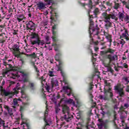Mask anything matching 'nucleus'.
<instances>
[{"mask_svg": "<svg viewBox=\"0 0 129 129\" xmlns=\"http://www.w3.org/2000/svg\"><path fill=\"white\" fill-rule=\"evenodd\" d=\"M51 84V89H53L54 87H56V86H58L59 85L58 81L57 80V79L56 78H52L51 80L50 81Z\"/></svg>", "mask_w": 129, "mask_h": 129, "instance_id": "nucleus-16", "label": "nucleus"}, {"mask_svg": "<svg viewBox=\"0 0 129 129\" xmlns=\"http://www.w3.org/2000/svg\"><path fill=\"white\" fill-rule=\"evenodd\" d=\"M126 35H128V33H127V32H126V31H125L124 33H122L121 36H122V38H125L127 36Z\"/></svg>", "mask_w": 129, "mask_h": 129, "instance_id": "nucleus-44", "label": "nucleus"}, {"mask_svg": "<svg viewBox=\"0 0 129 129\" xmlns=\"http://www.w3.org/2000/svg\"><path fill=\"white\" fill-rule=\"evenodd\" d=\"M104 107H105V109H109V106H108L107 104L104 105Z\"/></svg>", "mask_w": 129, "mask_h": 129, "instance_id": "nucleus-60", "label": "nucleus"}, {"mask_svg": "<svg viewBox=\"0 0 129 129\" xmlns=\"http://www.w3.org/2000/svg\"><path fill=\"white\" fill-rule=\"evenodd\" d=\"M93 85L92 84V83H90V88H89V90H92V88H93V87H92V86H93Z\"/></svg>", "mask_w": 129, "mask_h": 129, "instance_id": "nucleus-56", "label": "nucleus"}, {"mask_svg": "<svg viewBox=\"0 0 129 129\" xmlns=\"http://www.w3.org/2000/svg\"><path fill=\"white\" fill-rule=\"evenodd\" d=\"M58 26L57 24H54V26H52V35L53 36H52V39L53 42H57L58 41V39H57V34L55 30H57V26Z\"/></svg>", "mask_w": 129, "mask_h": 129, "instance_id": "nucleus-12", "label": "nucleus"}, {"mask_svg": "<svg viewBox=\"0 0 129 129\" xmlns=\"http://www.w3.org/2000/svg\"><path fill=\"white\" fill-rule=\"evenodd\" d=\"M54 50L56 52L54 59L55 61L58 62V64L56 65V67H57V71L60 72V74L62 77V82L64 83L65 85H68V86H63L62 88V90L64 92H66L67 90H71V88L69 86V81L68 80V78L67 77V75H66L65 71H64V62L60 59L61 56H62V52H61V50H60L59 48L57 46L54 47Z\"/></svg>", "mask_w": 129, "mask_h": 129, "instance_id": "nucleus-1", "label": "nucleus"}, {"mask_svg": "<svg viewBox=\"0 0 129 129\" xmlns=\"http://www.w3.org/2000/svg\"><path fill=\"white\" fill-rule=\"evenodd\" d=\"M4 34H0V44H5V42H7L8 36H6L5 37H4V36H3Z\"/></svg>", "mask_w": 129, "mask_h": 129, "instance_id": "nucleus-19", "label": "nucleus"}, {"mask_svg": "<svg viewBox=\"0 0 129 129\" xmlns=\"http://www.w3.org/2000/svg\"><path fill=\"white\" fill-rule=\"evenodd\" d=\"M115 90L117 91L118 94L121 97H123V95H124V91H123V88L119 87V86L116 85L114 86Z\"/></svg>", "mask_w": 129, "mask_h": 129, "instance_id": "nucleus-13", "label": "nucleus"}, {"mask_svg": "<svg viewBox=\"0 0 129 129\" xmlns=\"http://www.w3.org/2000/svg\"><path fill=\"white\" fill-rule=\"evenodd\" d=\"M114 52H115V50L111 48H108L105 51H101V55H106V54L109 53V54L106 55V58L109 59L110 63V62L114 61L115 59L116 60H117V55H113V54H114Z\"/></svg>", "mask_w": 129, "mask_h": 129, "instance_id": "nucleus-3", "label": "nucleus"}, {"mask_svg": "<svg viewBox=\"0 0 129 129\" xmlns=\"http://www.w3.org/2000/svg\"><path fill=\"white\" fill-rule=\"evenodd\" d=\"M87 115L89 117L92 115V110H90L88 112Z\"/></svg>", "mask_w": 129, "mask_h": 129, "instance_id": "nucleus-47", "label": "nucleus"}, {"mask_svg": "<svg viewBox=\"0 0 129 129\" xmlns=\"http://www.w3.org/2000/svg\"><path fill=\"white\" fill-rule=\"evenodd\" d=\"M46 117H44L43 118L44 122H45L44 129H45V127L47 125H48L49 126H50V123H48V120L46 118Z\"/></svg>", "mask_w": 129, "mask_h": 129, "instance_id": "nucleus-32", "label": "nucleus"}, {"mask_svg": "<svg viewBox=\"0 0 129 129\" xmlns=\"http://www.w3.org/2000/svg\"><path fill=\"white\" fill-rule=\"evenodd\" d=\"M87 49L89 51H91V54H92V55L93 54L92 49H91V46L90 45H89L87 46Z\"/></svg>", "mask_w": 129, "mask_h": 129, "instance_id": "nucleus-37", "label": "nucleus"}, {"mask_svg": "<svg viewBox=\"0 0 129 129\" xmlns=\"http://www.w3.org/2000/svg\"><path fill=\"white\" fill-rule=\"evenodd\" d=\"M78 3L79 5V6H80L81 7H82V8H85V7H86V6H88V4H86V3H83L82 2H81L80 1V0H79L78 1Z\"/></svg>", "mask_w": 129, "mask_h": 129, "instance_id": "nucleus-26", "label": "nucleus"}, {"mask_svg": "<svg viewBox=\"0 0 129 129\" xmlns=\"http://www.w3.org/2000/svg\"><path fill=\"white\" fill-rule=\"evenodd\" d=\"M98 98H99V99H103V96L100 95L98 96Z\"/></svg>", "mask_w": 129, "mask_h": 129, "instance_id": "nucleus-63", "label": "nucleus"}, {"mask_svg": "<svg viewBox=\"0 0 129 129\" xmlns=\"http://www.w3.org/2000/svg\"><path fill=\"white\" fill-rule=\"evenodd\" d=\"M27 87L31 91H35L36 89H37V86L36 85V83L34 82H29L28 85Z\"/></svg>", "mask_w": 129, "mask_h": 129, "instance_id": "nucleus-15", "label": "nucleus"}, {"mask_svg": "<svg viewBox=\"0 0 129 129\" xmlns=\"http://www.w3.org/2000/svg\"><path fill=\"white\" fill-rule=\"evenodd\" d=\"M124 16V14H123V13H121V12H119V16H118V17H119V19H120V20H122V19H123V16Z\"/></svg>", "mask_w": 129, "mask_h": 129, "instance_id": "nucleus-35", "label": "nucleus"}, {"mask_svg": "<svg viewBox=\"0 0 129 129\" xmlns=\"http://www.w3.org/2000/svg\"><path fill=\"white\" fill-rule=\"evenodd\" d=\"M120 44L121 45H122V46H123V45H124L125 44V41H124V40L122 39V40L120 41Z\"/></svg>", "mask_w": 129, "mask_h": 129, "instance_id": "nucleus-51", "label": "nucleus"}, {"mask_svg": "<svg viewBox=\"0 0 129 129\" xmlns=\"http://www.w3.org/2000/svg\"><path fill=\"white\" fill-rule=\"evenodd\" d=\"M33 67L35 70V71L36 72H37V73H39V72H40V71H39V70H38V68H37V66H36V65L35 64V63L33 64Z\"/></svg>", "mask_w": 129, "mask_h": 129, "instance_id": "nucleus-42", "label": "nucleus"}, {"mask_svg": "<svg viewBox=\"0 0 129 129\" xmlns=\"http://www.w3.org/2000/svg\"><path fill=\"white\" fill-rule=\"evenodd\" d=\"M47 115H48V110H46L44 113V117H46Z\"/></svg>", "mask_w": 129, "mask_h": 129, "instance_id": "nucleus-59", "label": "nucleus"}, {"mask_svg": "<svg viewBox=\"0 0 129 129\" xmlns=\"http://www.w3.org/2000/svg\"><path fill=\"white\" fill-rule=\"evenodd\" d=\"M55 72L52 71H48V75L50 77H53V76H55L54 75Z\"/></svg>", "mask_w": 129, "mask_h": 129, "instance_id": "nucleus-31", "label": "nucleus"}, {"mask_svg": "<svg viewBox=\"0 0 129 129\" xmlns=\"http://www.w3.org/2000/svg\"><path fill=\"white\" fill-rule=\"evenodd\" d=\"M44 3L46 4H44L42 2H39L37 4V9L39 10V11H42L43 10H45L46 9V6H50L51 4L52 5H54V4L57 2V0H43Z\"/></svg>", "mask_w": 129, "mask_h": 129, "instance_id": "nucleus-7", "label": "nucleus"}, {"mask_svg": "<svg viewBox=\"0 0 129 129\" xmlns=\"http://www.w3.org/2000/svg\"><path fill=\"white\" fill-rule=\"evenodd\" d=\"M39 80L41 81L42 87H44L45 85L44 84L43 82H46V80H44V77L42 76L41 78H39Z\"/></svg>", "mask_w": 129, "mask_h": 129, "instance_id": "nucleus-27", "label": "nucleus"}, {"mask_svg": "<svg viewBox=\"0 0 129 129\" xmlns=\"http://www.w3.org/2000/svg\"><path fill=\"white\" fill-rule=\"evenodd\" d=\"M126 92H129V86H127V87L126 88Z\"/></svg>", "mask_w": 129, "mask_h": 129, "instance_id": "nucleus-64", "label": "nucleus"}, {"mask_svg": "<svg viewBox=\"0 0 129 129\" xmlns=\"http://www.w3.org/2000/svg\"><path fill=\"white\" fill-rule=\"evenodd\" d=\"M12 78H13V79H16V78L17 77V76H18L17 74H12Z\"/></svg>", "mask_w": 129, "mask_h": 129, "instance_id": "nucleus-48", "label": "nucleus"}, {"mask_svg": "<svg viewBox=\"0 0 129 129\" xmlns=\"http://www.w3.org/2000/svg\"><path fill=\"white\" fill-rule=\"evenodd\" d=\"M106 114L107 115V116H111V111H110L109 110H108L106 112Z\"/></svg>", "mask_w": 129, "mask_h": 129, "instance_id": "nucleus-41", "label": "nucleus"}, {"mask_svg": "<svg viewBox=\"0 0 129 129\" xmlns=\"http://www.w3.org/2000/svg\"><path fill=\"white\" fill-rule=\"evenodd\" d=\"M60 110H61V109H60L59 107H56L55 108V113H56V114L59 113V111H60Z\"/></svg>", "mask_w": 129, "mask_h": 129, "instance_id": "nucleus-46", "label": "nucleus"}, {"mask_svg": "<svg viewBox=\"0 0 129 129\" xmlns=\"http://www.w3.org/2000/svg\"><path fill=\"white\" fill-rule=\"evenodd\" d=\"M20 47H21L20 43L18 42L13 45L12 48H10V50L12 51L13 55L17 58L21 57V48H20Z\"/></svg>", "mask_w": 129, "mask_h": 129, "instance_id": "nucleus-8", "label": "nucleus"}, {"mask_svg": "<svg viewBox=\"0 0 129 129\" xmlns=\"http://www.w3.org/2000/svg\"><path fill=\"white\" fill-rule=\"evenodd\" d=\"M70 108L67 105H63L62 106V112L64 114L63 117H61V120L64 119L66 121L69 122L73 118V115L70 113Z\"/></svg>", "mask_w": 129, "mask_h": 129, "instance_id": "nucleus-4", "label": "nucleus"}, {"mask_svg": "<svg viewBox=\"0 0 129 129\" xmlns=\"http://www.w3.org/2000/svg\"><path fill=\"white\" fill-rule=\"evenodd\" d=\"M93 97H94L93 95H92V94L90 93V99L92 101H93Z\"/></svg>", "mask_w": 129, "mask_h": 129, "instance_id": "nucleus-50", "label": "nucleus"}, {"mask_svg": "<svg viewBox=\"0 0 129 129\" xmlns=\"http://www.w3.org/2000/svg\"><path fill=\"white\" fill-rule=\"evenodd\" d=\"M21 98H23L24 99H28V95L26 94L25 91L24 90H22L21 92Z\"/></svg>", "mask_w": 129, "mask_h": 129, "instance_id": "nucleus-23", "label": "nucleus"}, {"mask_svg": "<svg viewBox=\"0 0 129 129\" xmlns=\"http://www.w3.org/2000/svg\"><path fill=\"white\" fill-rule=\"evenodd\" d=\"M19 103H20V102L18 101L17 98H15L13 99V102L12 103V107L14 108L15 111H16V108L20 106V104Z\"/></svg>", "mask_w": 129, "mask_h": 129, "instance_id": "nucleus-17", "label": "nucleus"}, {"mask_svg": "<svg viewBox=\"0 0 129 129\" xmlns=\"http://www.w3.org/2000/svg\"><path fill=\"white\" fill-rule=\"evenodd\" d=\"M122 67H123V68H125V69H127V68H128V65H127V64L125 62H124L123 63Z\"/></svg>", "mask_w": 129, "mask_h": 129, "instance_id": "nucleus-43", "label": "nucleus"}, {"mask_svg": "<svg viewBox=\"0 0 129 129\" xmlns=\"http://www.w3.org/2000/svg\"><path fill=\"white\" fill-rule=\"evenodd\" d=\"M123 80H124V81H125V82H126V83L125 84V85H128V83H129L128 78L123 77Z\"/></svg>", "mask_w": 129, "mask_h": 129, "instance_id": "nucleus-38", "label": "nucleus"}, {"mask_svg": "<svg viewBox=\"0 0 129 129\" xmlns=\"http://www.w3.org/2000/svg\"><path fill=\"white\" fill-rule=\"evenodd\" d=\"M95 73L96 74V75L98 76V78H100V76H99V71H98V70L97 69H95Z\"/></svg>", "mask_w": 129, "mask_h": 129, "instance_id": "nucleus-36", "label": "nucleus"}, {"mask_svg": "<svg viewBox=\"0 0 129 129\" xmlns=\"http://www.w3.org/2000/svg\"><path fill=\"white\" fill-rule=\"evenodd\" d=\"M99 50V47H94V50L95 52H97Z\"/></svg>", "mask_w": 129, "mask_h": 129, "instance_id": "nucleus-58", "label": "nucleus"}, {"mask_svg": "<svg viewBox=\"0 0 129 129\" xmlns=\"http://www.w3.org/2000/svg\"><path fill=\"white\" fill-rule=\"evenodd\" d=\"M25 106H20V111L21 113V119L23 120L22 121L23 124H25L23 125V129H31V128H30V124L29 123H27V122H25L27 121V119L25 118L24 117V116L23 115V112L25 111Z\"/></svg>", "mask_w": 129, "mask_h": 129, "instance_id": "nucleus-9", "label": "nucleus"}, {"mask_svg": "<svg viewBox=\"0 0 129 129\" xmlns=\"http://www.w3.org/2000/svg\"><path fill=\"white\" fill-rule=\"evenodd\" d=\"M15 83H16V82H15L14 81H10L9 86H12V85H13V84H15Z\"/></svg>", "mask_w": 129, "mask_h": 129, "instance_id": "nucleus-55", "label": "nucleus"}, {"mask_svg": "<svg viewBox=\"0 0 129 129\" xmlns=\"http://www.w3.org/2000/svg\"><path fill=\"white\" fill-rule=\"evenodd\" d=\"M0 88L1 89V95H2V96H4V95L5 97L8 96L9 98H13V96H14V93L9 91H7L5 89H3V86H0Z\"/></svg>", "mask_w": 129, "mask_h": 129, "instance_id": "nucleus-11", "label": "nucleus"}, {"mask_svg": "<svg viewBox=\"0 0 129 129\" xmlns=\"http://www.w3.org/2000/svg\"><path fill=\"white\" fill-rule=\"evenodd\" d=\"M20 61H21L22 64L24 65L25 64V59L24 58H22L20 59Z\"/></svg>", "mask_w": 129, "mask_h": 129, "instance_id": "nucleus-49", "label": "nucleus"}, {"mask_svg": "<svg viewBox=\"0 0 129 129\" xmlns=\"http://www.w3.org/2000/svg\"><path fill=\"white\" fill-rule=\"evenodd\" d=\"M86 120H87V124H88L89 123V121H90V120H91V119L90 118V117H88L86 118Z\"/></svg>", "mask_w": 129, "mask_h": 129, "instance_id": "nucleus-52", "label": "nucleus"}, {"mask_svg": "<svg viewBox=\"0 0 129 129\" xmlns=\"http://www.w3.org/2000/svg\"><path fill=\"white\" fill-rule=\"evenodd\" d=\"M107 72H110V73H113L114 71L110 67H108L107 69Z\"/></svg>", "mask_w": 129, "mask_h": 129, "instance_id": "nucleus-34", "label": "nucleus"}, {"mask_svg": "<svg viewBox=\"0 0 129 129\" xmlns=\"http://www.w3.org/2000/svg\"><path fill=\"white\" fill-rule=\"evenodd\" d=\"M20 73H21L23 75V76H25L26 77H29L28 73H26L23 71L21 72Z\"/></svg>", "mask_w": 129, "mask_h": 129, "instance_id": "nucleus-40", "label": "nucleus"}, {"mask_svg": "<svg viewBox=\"0 0 129 129\" xmlns=\"http://www.w3.org/2000/svg\"><path fill=\"white\" fill-rule=\"evenodd\" d=\"M58 18H59V15L56 13L50 16V19L52 22H56L58 20Z\"/></svg>", "mask_w": 129, "mask_h": 129, "instance_id": "nucleus-20", "label": "nucleus"}, {"mask_svg": "<svg viewBox=\"0 0 129 129\" xmlns=\"http://www.w3.org/2000/svg\"><path fill=\"white\" fill-rule=\"evenodd\" d=\"M119 7V4L115 3V6L114 7V9H115V10H117V9H118Z\"/></svg>", "mask_w": 129, "mask_h": 129, "instance_id": "nucleus-45", "label": "nucleus"}, {"mask_svg": "<svg viewBox=\"0 0 129 129\" xmlns=\"http://www.w3.org/2000/svg\"><path fill=\"white\" fill-rule=\"evenodd\" d=\"M8 67L9 68H10V69H12V70H14V71H18L17 68L13 67V66L11 64H8Z\"/></svg>", "mask_w": 129, "mask_h": 129, "instance_id": "nucleus-33", "label": "nucleus"}, {"mask_svg": "<svg viewBox=\"0 0 129 129\" xmlns=\"http://www.w3.org/2000/svg\"><path fill=\"white\" fill-rule=\"evenodd\" d=\"M94 15L95 16H98V15H99V9L98 8H95L94 11Z\"/></svg>", "mask_w": 129, "mask_h": 129, "instance_id": "nucleus-29", "label": "nucleus"}, {"mask_svg": "<svg viewBox=\"0 0 129 129\" xmlns=\"http://www.w3.org/2000/svg\"><path fill=\"white\" fill-rule=\"evenodd\" d=\"M90 12L91 10H89L88 13L89 16V21L90 23L89 30H92L93 33H95L94 35H98L99 34V30L100 29L98 27V25H96V28L93 29V26L94 25V22H93V15H90Z\"/></svg>", "mask_w": 129, "mask_h": 129, "instance_id": "nucleus-6", "label": "nucleus"}, {"mask_svg": "<svg viewBox=\"0 0 129 129\" xmlns=\"http://www.w3.org/2000/svg\"><path fill=\"white\" fill-rule=\"evenodd\" d=\"M104 94L105 96H109L110 98H112L113 97V93H112V89L104 88Z\"/></svg>", "mask_w": 129, "mask_h": 129, "instance_id": "nucleus-14", "label": "nucleus"}, {"mask_svg": "<svg viewBox=\"0 0 129 129\" xmlns=\"http://www.w3.org/2000/svg\"><path fill=\"white\" fill-rule=\"evenodd\" d=\"M102 17L105 20V23H106L105 25L106 30H108V29L111 28V26H112V23L110 22V19H112V20H115L116 21H117L118 20L116 16H115V15L113 13L108 14L107 12H103L102 13Z\"/></svg>", "mask_w": 129, "mask_h": 129, "instance_id": "nucleus-2", "label": "nucleus"}, {"mask_svg": "<svg viewBox=\"0 0 129 129\" xmlns=\"http://www.w3.org/2000/svg\"><path fill=\"white\" fill-rule=\"evenodd\" d=\"M17 18H18V19H21V20H24L25 19V16L24 15H18Z\"/></svg>", "mask_w": 129, "mask_h": 129, "instance_id": "nucleus-39", "label": "nucleus"}, {"mask_svg": "<svg viewBox=\"0 0 129 129\" xmlns=\"http://www.w3.org/2000/svg\"><path fill=\"white\" fill-rule=\"evenodd\" d=\"M13 34V35H18V30H14Z\"/></svg>", "mask_w": 129, "mask_h": 129, "instance_id": "nucleus-54", "label": "nucleus"}, {"mask_svg": "<svg viewBox=\"0 0 129 129\" xmlns=\"http://www.w3.org/2000/svg\"><path fill=\"white\" fill-rule=\"evenodd\" d=\"M4 108H5V109H6V110H7V111L8 112V113H9V115H10V116H12V115H13V109L11 108H10L8 105H5Z\"/></svg>", "mask_w": 129, "mask_h": 129, "instance_id": "nucleus-21", "label": "nucleus"}, {"mask_svg": "<svg viewBox=\"0 0 129 129\" xmlns=\"http://www.w3.org/2000/svg\"><path fill=\"white\" fill-rule=\"evenodd\" d=\"M26 30L30 31H36V25L34 22L32 21H27L26 23Z\"/></svg>", "mask_w": 129, "mask_h": 129, "instance_id": "nucleus-10", "label": "nucleus"}, {"mask_svg": "<svg viewBox=\"0 0 129 129\" xmlns=\"http://www.w3.org/2000/svg\"><path fill=\"white\" fill-rule=\"evenodd\" d=\"M27 56L28 57H30V58H34L37 57V55H36V53L35 52H33V53L30 54H27Z\"/></svg>", "mask_w": 129, "mask_h": 129, "instance_id": "nucleus-30", "label": "nucleus"}, {"mask_svg": "<svg viewBox=\"0 0 129 129\" xmlns=\"http://www.w3.org/2000/svg\"><path fill=\"white\" fill-rule=\"evenodd\" d=\"M104 86L105 89H106V87H108V89H112L111 86L110 85V83L108 82L106 80L104 81Z\"/></svg>", "mask_w": 129, "mask_h": 129, "instance_id": "nucleus-22", "label": "nucleus"}, {"mask_svg": "<svg viewBox=\"0 0 129 129\" xmlns=\"http://www.w3.org/2000/svg\"><path fill=\"white\" fill-rule=\"evenodd\" d=\"M106 38L108 40V42H109L110 44L109 45V48L111 47V42H112V37L111 35H109L106 37Z\"/></svg>", "mask_w": 129, "mask_h": 129, "instance_id": "nucleus-25", "label": "nucleus"}, {"mask_svg": "<svg viewBox=\"0 0 129 129\" xmlns=\"http://www.w3.org/2000/svg\"><path fill=\"white\" fill-rule=\"evenodd\" d=\"M23 82L24 83H27V82H31V81H30V78H29V77H25V78H24L23 80Z\"/></svg>", "mask_w": 129, "mask_h": 129, "instance_id": "nucleus-28", "label": "nucleus"}, {"mask_svg": "<svg viewBox=\"0 0 129 129\" xmlns=\"http://www.w3.org/2000/svg\"><path fill=\"white\" fill-rule=\"evenodd\" d=\"M104 35L105 36V37H107V36H109V34L105 31H104Z\"/></svg>", "mask_w": 129, "mask_h": 129, "instance_id": "nucleus-61", "label": "nucleus"}, {"mask_svg": "<svg viewBox=\"0 0 129 129\" xmlns=\"http://www.w3.org/2000/svg\"><path fill=\"white\" fill-rule=\"evenodd\" d=\"M101 110H102V112L101 113V114H102L103 116H104L105 114H106V112H105L104 111H103V109L101 108Z\"/></svg>", "mask_w": 129, "mask_h": 129, "instance_id": "nucleus-53", "label": "nucleus"}, {"mask_svg": "<svg viewBox=\"0 0 129 129\" xmlns=\"http://www.w3.org/2000/svg\"><path fill=\"white\" fill-rule=\"evenodd\" d=\"M45 40L46 42H49V40H50V37L48 36H46Z\"/></svg>", "mask_w": 129, "mask_h": 129, "instance_id": "nucleus-57", "label": "nucleus"}, {"mask_svg": "<svg viewBox=\"0 0 129 129\" xmlns=\"http://www.w3.org/2000/svg\"><path fill=\"white\" fill-rule=\"evenodd\" d=\"M89 6H92V0H89Z\"/></svg>", "mask_w": 129, "mask_h": 129, "instance_id": "nucleus-62", "label": "nucleus"}, {"mask_svg": "<svg viewBox=\"0 0 129 129\" xmlns=\"http://www.w3.org/2000/svg\"><path fill=\"white\" fill-rule=\"evenodd\" d=\"M31 39H36V40H30V43L32 46L34 45H37L38 46H43L45 44V41L43 40H41L40 37H39V34L38 33L32 32L31 35Z\"/></svg>", "mask_w": 129, "mask_h": 129, "instance_id": "nucleus-5", "label": "nucleus"}, {"mask_svg": "<svg viewBox=\"0 0 129 129\" xmlns=\"http://www.w3.org/2000/svg\"><path fill=\"white\" fill-rule=\"evenodd\" d=\"M65 102L67 103H69V104H73L75 106H76V104H75V102L72 99H69L68 100H66Z\"/></svg>", "mask_w": 129, "mask_h": 129, "instance_id": "nucleus-24", "label": "nucleus"}, {"mask_svg": "<svg viewBox=\"0 0 129 129\" xmlns=\"http://www.w3.org/2000/svg\"><path fill=\"white\" fill-rule=\"evenodd\" d=\"M20 83H18L16 87L13 89V94H18L19 93V90L21 89V87H20Z\"/></svg>", "mask_w": 129, "mask_h": 129, "instance_id": "nucleus-18", "label": "nucleus"}]
</instances>
